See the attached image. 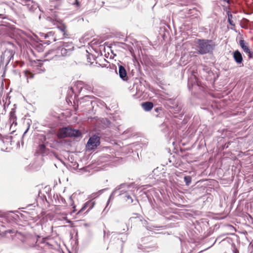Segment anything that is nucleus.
Masks as SVG:
<instances>
[{"label": "nucleus", "instance_id": "obj_11", "mask_svg": "<svg viewBox=\"0 0 253 253\" xmlns=\"http://www.w3.org/2000/svg\"><path fill=\"white\" fill-rule=\"evenodd\" d=\"M233 58L235 60V62L238 64H242L243 59L242 55L240 52L238 50H236L233 53Z\"/></svg>", "mask_w": 253, "mask_h": 253}, {"label": "nucleus", "instance_id": "obj_14", "mask_svg": "<svg viewBox=\"0 0 253 253\" xmlns=\"http://www.w3.org/2000/svg\"><path fill=\"white\" fill-rule=\"evenodd\" d=\"M9 29L8 27L5 25H0V36L7 34Z\"/></svg>", "mask_w": 253, "mask_h": 253}, {"label": "nucleus", "instance_id": "obj_18", "mask_svg": "<svg viewBox=\"0 0 253 253\" xmlns=\"http://www.w3.org/2000/svg\"><path fill=\"white\" fill-rule=\"evenodd\" d=\"M125 185L124 184H122V185H119V186L117 187L115 189V190L112 192V193L111 194V196H110V198L109 199L108 201V202H107V205L109 204V203L110 202V198L112 197V196H113V195H115L116 193L117 192V191L119 190V189H121L122 187L124 186Z\"/></svg>", "mask_w": 253, "mask_h": 253}, {"label": "nucleus", "instance_id": "obj_30", "mask_svg": "<svg viewBox=\"0 0 253 253\" xmlns=\"http://www.w3.org/2000/svg\"><path fill=\"white\" fill-rule=\"evenodd\" d=\"M87 103H88V104H90L91 103V101H90V100H87Z\"/></svg>", "mask_w": 253, "mask_h": 253}, {"label": "nucleus", "instance_id": "obj_29", "mask_svg": "<svg viewBox=\"0 0 253 253\" xmlns=\"http://www.w3.org/2000/svg\"><path fill=\"white\" fill-rule=\"evenodd\" d=\"M14 72H17V73H18V75L20 76V77H21L20 73L19 72L16 71H15Z\"/></svg>", "mask_w": 253, "mask_h": 253}, {"label": "nucleus", "instance_id": "obj_22", "mask_svg": "<svg viewBox=\"0 0 253 253\" xmlns=\"http://www.w3.org/2000/svg\"><path fill=\"white\" fill-rule=\"evenodd\" d=\"M228 18L229 23L231 25H233V21L231 20V18H232V15L230 13H228Z\"/></svg>", "mask_w": 253, "mask_h": 253}, {"label": "nucleus", "instance_id": "obj_25", "mask_svg": "<svg viewBox=\"0 0 253 253\" xmlns=\"http://www.w3.org/2000/svg\"><path fill=\"white\" fill-rule=\"evenodd\" d=\"M40 148L41 149H43L45 148V146L43 144L41 145Z\"/></svg>", "mask_w": 253, "mask_h": 253}, {"label": "nucleus", "instance_id": "obj_9", "mask_svg": "<svg viewBox=\"0 0 253 253\" xmlns=\"http://www.w3.org/2000/svg\"><path fill=\"white\" fill-rule=\"evenodd\" d=\"M95 205V202L93 200H89L86 202L82 208V209L78 211V213H80L85 209H87L86 212H88L90 210H91Z\"/></svg>", "mask_w": 253, "mask_h": 253}, {"label": "nucleus", "instance_id": "obj_13", "mask_svg": "<svg viewBox=\"0 0 253 253\" xmlns=\"http://www.w3.org/2000/svg\"><path fill=\"white\" fill-rule=\"evenodd\" d=\"M142 107L145 111H149L152 109L153 104L150 102H146L142 104Z\"/></svg>", "mask_w": 253, "mask_h": 253}, {"label": "nucleus", "instance_id": "obj_19", "mask_svg": "<svg viewBox=\"0 0 253 253\" xmlns=\"http://www.w3.org/2000/svg\"><path fill=\"white\" fill-rule=\"evenodd\" d=\"M125 197L126 201L128 203L131 204L133 202V200L129 194H128V193H126L125 194Z\"/></svg>", "mask_w": 253, "mask_h": 253}, {"label": "nucleus", "instance_id": "obj_23", "mask_svg": "<svg viewBox=\"0 0 253 253\" xmlns=\"http://www.w3.org/2000/svg\"><path fill=\"white\" fill-rule=\"evenodd\" d=\"M4 233H5V234L13 233H14V231L13 230H8L5 231Z\"/></svg>", "mask_w": 253, "mask_h": 253}, {"label": "nucleus", "instance_id": "obj_20", "mask_svg": "<svg viewBox=\"0 0 253 253\" xmlns=\"http://www.w3.org/2000/svg\"><path fill=\"white\" fill-rule=\"evenodd\" d=\"M186 185L188 186L191 182V177L190 176H186L184 177Z\"/></svg>", "mask_w": 253, "mask_h": 253}, {"label": "nucleus", "instance_id": "obj_6", "mask_svg": "<svg viewBox=\"0 0 253 253\" xmlns=\"http://www.w3.org/2000/svg\"><path fill=\"white\" fill-rule=\"evenodd\" d=\"M239 44L244 51L248 54L249 58H252L253 57V52L251 50L249 43L247 42L244 40H241L239 41Z\"/></svg>", "mask_w": 253, "mask_h": 253}, {"label": "nucleus", "instance_id": "obj_5", "mask_svg": "<svg viewBox=\"0 0 253 253\" xmlns=\"http://www.w3.org/2000/svg\"><path fill=\"white\" fill-rule=\"evenodd\" d=\"M20 3L22 5L26 6L28 9L31 11L33 12L36 10L38 5L37 3H35L32 0H19Z\"/></svg>", "mask_w": 253, "mask_h": 253}, {"label": "nucleus", "instance_id": "obj_15", "mask_svg": "<svg viewBox=\"0 0 253 253\" xmlns=\"http://www.w3.org/2000/svg\"><path fill=\"white\" fill-rule=\"evenodd\" d=\"M24 76L25 78L27 79V82L28 83L29 79H32L34 77V74L30 72L28 70H25L23 72Z\"/></svg>", "mask_w": 253, "mask_h": 253}, {"label": "nucleus", "instance_id": "obj_1", "mask_svg": "<svg viewBox=\"0 0 253 253\" xmlns=\"http://www.w3.org/2000/svg\"><path fill=\"white\" fill-rule=\"evenodd\" d=\"M197 50L200 54H205L211 51L214 46V42L210 40H198Z\"/></svg>", "mask_w": 253, "mask_h": 253}, {"label": "nucleus", "instance_id": "obj_4", "mask_svg": "<svg viewBox=\"0 0 253 253\" xmlns=\"http://www.w3.org/2000/svg\"><path fill=\"white\" fill-rule=\"evenodd\" d=\"M13 54L11 50H5L0 56V65H3L5 63V66H6L13 57Z\"/></svg>", "mask_w": 253, "mask_h": 253}, {"label": "nucleus", "instance_id": "obj_28", "mask_svg": "<svg viewBox=\"0 0 253 253\" xmlns=\"http://www.w3.org/2000/svg\"><path fill=\"white\" fill-rule=\"evenodd\" d=\"M88 98H89V97H88V96H86L84 97V98L83 99V100H85V101H87V99Z\"/></svg>", "mask_w": 253, "mask_h": 253}, {"label": "nucleus", "instance_id": "obj_2", "mask_svg": "<svg viewBox=\"0 0 253 253\" xmlns=\"http://www.w3.org/2000/svg\"><path fill=\"white\" fill-rule=\"evenodd\" d=\"M81 135V132L77 129H73L71 127H63L59 129L58 136L59 138L67 137H78Z\"/></svg>", "mask_w": 253, "mask_h": 253}, {"label": "nucleus", "instance_id": "obj_16", "mask_svg": "<svg viewBox=\"0 0 253 253\" xmlns=\"http://www.w3.org/2000/svg\"><path fill=\"white\" fill-rule=\"evenodd\" d=\"M58 29L63 33V35L66 38L68 35L66 34V27L64 25H61L58 26Z\"/></svg>", "mask_w": 253, "mask_h": 253}, {"label": "nucleus", "instance_id": "obj_7", "mask_svg": "<svg viewBox=\"0 0 253 253\" xmlns=\"http://www.w3.org/2000/svg\"><path fill=\"white\" fill-rule=\"evenodd\" d=\"M99 144L100 137L96 135H93L89 139L87 143V146L88 149H93L98 146Z\"/></svg>", "mask_w": 253, "mask_h": 253}, {"label": "nucleus", "instance_id": "obj_8", "mask_svg": "<svg viewBox=\"0 0 253 253\" xmlns=\"http://www.w3.org/2000/svg\"><path fill=\"white\" fill-rule=\"evenodd\" d=\"M9 123L11 124L10 129L14 131V128L17 125V117L15 114V111L14 109H12L9 114Z\"/></svg>", "mask_w": 253, "mask_h": 253}, {"label": "nucleus", "instance_id": "obj_3", "mask_svg": "<svg viewBox=\"0 0 253 253\" xmlns=\"http://www.w3.org/2000/svg\"><path fill=\"white\" fill-rule=\"evenodd\" d=\"M71 52H70V49H66V47H60L57 50H50L45 54V57H47V60H49L54 58L57 56V54H60L62 56H65L69 55Z\"/></svg>", "mask_w": 253, "mask_h": 253}, {"label": "nucleus", "instance_id": "obj_27", "mask_svg": "<svg viewBox=\"0 0 253 253\" xmlns=\"http://www.w3.org/2000/svg\"><path fill=\"white\" fill-rule=\"evenodd\" d=\"M5 16L3 14H0V19H4Z\"/></svg>", "mask_w": 253, "mask_h": 253}, {"label": "nucleus", "instance_id": "obj_26", "mask_svg": "<svg viewBox=\"0 0 253 253\" xmlns=\"http://www.w3.org/2000/svg\"><path fill=\"white\" fill-rule=\"evenodd\" d=\"M233 253H238V251H237V250L236 249H234L233 250Z\"/></svg>", "mask_w": 253, "mask_h": 253}, {"label": "nucleus", "instance_id": "obj_17", "mask_svg": "<svg viewBox=\"0 0 253 253\" xmlns=\"http://www.w3.org/2000/svg\"><path fill=\"white\" fill-rule=\"evenodd\" d=\"M63 47H66V49H70V52L72 51L74 49V46L72 42H65L63 44Z\"/></svg>", "mask_w": 253, "mask_h": 253}, {"label": "nucleus", "instance_id": "obj_10", "mask_svg": "<svg viewBox=\"0 0 253 253\" xmlns=\"http://www.w3.org/2000/svg\"><path fill=\"white\" fill-rule=\"evenodd\" d=\"M138 248L143 252H151L154 251L156 249L157 247L154 243H152L150 245L144 244V245H140L138 246Z\"/></svg>", "mask_w": 253, "mask_h": 253}, {"label": "nucleus", "instance_id": "obj_24", "mask_svg": "<svg viewBox=\"0 0 253 253\" xmlns=\"http://www.w3.org/2000/svg\"><path fill=\"white\" fill-rule=\"evenodd\" d=\"M29 126L28 127V128L25 130V131H24L23 134V136L22 137H24V136L25 135V134L28 132V130H29Z\"/></svg>", "mask_w": 253, "mask_h": 253}, {"label": "nucleus", "instance_id": "obj_21", "mask_svg": "<svg viewBox=\"0 0 253 253\" xmlns=\"http://www.w3.org/2000/svg\"><path fill=\"white\" fill-rule=\"evenodd\" d=\"M76 7H80L81 6L80 2L78 0H75V1L72 3Z\"/></svg>", "mask_w": 253, "mask_h": 253}, {"label": "nucleus", "instance_id": "obj_12", "mask_svg": "<svg viewBox=\"0 0 253 253\" xmlns=\"http://www.w3.org/2000/svg\"><path fill=\"white\" fill-rule=\"evenodd\" d=\"M119 74L120 77L124 81H126L127 79L126 72L125 68L121 65L119 67Z\"/></svg>", "mask_w": 253, "mask_h": 253}, {"label": "nucleus", "instance_id": "obj_31", "mask_svg": "<svg viewBox=\"0 0 253 253\" xmlns=\"http://www.w3.org/2000/svg\"><path fill=\"white\" fill-rule=\"evenodd\" d=\"M122 194H123V193L122 192V191H121V193H120V195H122Z\"/></svg>", "mask_w": 253, "mask_h": 253}]
</instances>
